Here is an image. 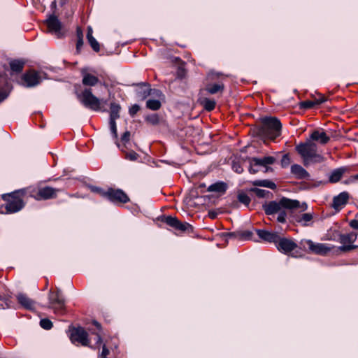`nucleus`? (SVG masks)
<instances>
[{
    "label": "nucleus",
    "instance_id": "51",
    "mask_svg": "<svg viewBox=\"0 0 358 358\" xmlns=\"http://www.w3.org/2000/svg\"><path fill=\"white\" fill-rule=\"evenodd\" d=\"M241 236L243 239H249L252 236V233L250 231H245L242 233Z\"/></svg>",
    "mask_w": 358,
    "mask_h": 358
},
{
    "label": "nucleus",
    "instance_id": "44",
    "mask_svg": "<svg viewBox=\"0 0 358 358\" xmlns=\"http://www.w3.org/2000/svg\"><path fill=\"white\" fill-rule=\"evenodd\" d=\"M9 307L10 306L8 303V300L0 296V308L5 309V308H9Z\"/></svg>",
    "mask_w": 358,
    "mask_h": 358
},
{
    "label": "nucleus",
    "instance_id": "5",
    "mask_svg": "<svg viewBox=\"0 0 358 358\" xmlns=\"http://www.w3.org/2000/svg\"><path fill=\"white\" fill-rule=\"evenodd\" d=\"M2 198L7 203L5 206H2L0 207L1 213H15L20 211L24 207V202L20 196L18 192L4 194Z\"/></svg>",
    "mask_w": 358,
    "mask_h": 358
},
{
    "label": "nucleus",
    "instance_id": "56",
    "mask_svg": "<svg viewBox=\"0 0 358 358\" xmlns=\"http://www.w3.org/2000/svg\"><path fill=\"white\" fill-rule=\"evenodd\" d=\"M356 178H358V174L355 176Z\"/></svg>",
    "mask_w": 358,
    "mask_h": 358
},
{
    "label": "nucleus",
    "instance_id": "1",
    "mask_svg": "<svg viewBox=\"0 0 358 358\" xmlns=\"http://www.w3.org/2000/svg\"><path fill=\"white\" fill-rule=\"evenodd\" d=\"M262 208L267 215L274 217L277 215V221L285 223L287 219V210L291 213L296 210L304 212L308 209V205L306 202L301 203L296 199L282 197L279 201H272L266 203Z\"/></svg>",
    "mask_w": 358,
    "mask_h": 358
},
{
    "label": "nucleus",
    "instance_id": "16",
    "mask_svg": "<svg viewBox=\"0 0 358 358\" xmlns=\"http://www.w3.org/2000/svg\"><path fill=\"white\" fill-rule=\"evenodd\" d=\"M58 189H54L50 187H45L38 189V192L35 196L38 200L39 199H50L54 198L57 195Z\"/></svg>",
    "mask_w": 358,
    "mask_h": 358
},
{
    "label": "nucleus",
    "instance_id": "27",
    "mask_svg": "<svg viewBox=\"0 0 358 358\" xmlns=\"http://www.w3.org/2000/svg\"><path fill=\"white\" fill-rule=\"evenodd\" d=\"M120 106L116 103L110 104V120L115 121L120 117Z\"/></svg>",
    "mask_w": 358,
    "mask_h": 358
},
{
    "label": "nucleus",
    "instance_id": "43",
    "mask_svg": "<svg viewBox=\"0 0 358 358\" xmlns=\"http://www.w3.org/2000/svg\"><path fill=\"white\" fill-rule=\"evenodd\" d=\"M139 110V106L137 104H134L129 108V113L131 116H134L135 114L138 113Z\"/></svg>",
    "mask_w": 358,
    "mask_h": 358
},
{
    "label": "nucleus",
    "instance_id": "12",
    "mask_svg": "<svg viewBox=\"0 0 358 358\" xmlns=\"http://www.w3.org/2000/svg\"><path fill=\"white\" fill-rule=\"evenodd\" d=\"M41 81L38 73L30 71L24 73L21 80V84L27 87H32L38 85Z\"/></svg>",
    "mask_w": 358,
    "mask_h": 358
},
{
    "label": "nucleus",
    "instance_id": "48",
    "mask_svg": "<svg viewBox=\"0 0 358 358\" xmlns=\"http://www.w3.org/2000/svg\"><path fill=\"white\" fill-rule=\"evenodd\" d=\"M109 354L108 349L106 347L105 345H103L102 352L101 354V357H106Z\"/></svg>",
    "mask_w": 358,
    "mask_h": 358
},
{
    "label": "nucleus",
    "instance_id": "17",
    "mask_svg": "<svg viewBox=\"0 0 358 358\" xmlns=\"http://www.w3.org/2000/svg\"><path fill=\"white\" fill-rule=\"evenodd\" d=\"M349 194L346 192H343L333 199L332 207L336 210H340L348 203Z\"/></svg>",
    "mask_w": 358,
    "mask_h": 358
},
{
    "label": "nucleus",
    "instance_id": "23",
    "mask_svg": "<svg viewBox=\"0 0 358 358\" xmlns=\"http://www.w3.org/2000/svg\"><path fill=\"white\" fill-rule=\"evenodd\" d=\"M82 83L85 86H95L99 81V78L89 73L82 71Z\"/></svg>",
    "mask_w": 358,
    "mask_h": 358
},
{
    "label": "nucleus",
    "instance_id": "54",
    "mask_svg": "<svg viewBox=\"0 0 358 358\" xmlns=\"http://www.w3.org/2000/svg\"><path fill=\"white\" fill-rule=\"evenodd\" d=\"M208 216L211 219H215L216 217V216H217V213H215V212H209L208 213Z\"/></svg>",
    "mask_w": 358,
    "mask_h": 358
},
{
    "label": "nucleus",
    "instance_id": "13",
    "mask_svg": "<svg viewBox=\"0 0 358 358\" xmlns=\"http://www.w3.org/2000/svg\"><path fill=\"white\" fill-rule=\"evenodd\" d=\"M275 245L278 250L285 254L294 250L297 247V245L292 240L280 237Z\"/></svg>",
    "mask_w": 358,
    "mask_h": 358
},
{
    "label": "nucleus",
    "instance_id": "9",
    "mask_svg": "<svg viewBox=\"0 0 358 358\" xmlns=\"http://www.w3.org/2000/svg\"><path fill=\"white\" fill-rule=\"evenodd\" d=\"M45 23L48 27V31L51 34L57 38H60L64 35L62 23L56 16L50 15L45 20Z\"/></svg>",
    "mask_w": 358,
    "mask_h": 358
},
{
    "label": "nucleus",
    "instance_id": "24",
    "mask_svg": "<svg viewBox=\"0 0 358 358\" xmlns=\"http://www.w3.org/2000/svg\"><path fill=\"white\" fill-rule=\"evenodd\" d=\"M291 172L299 179H305L309 177V173L299 164L292 165Z\"/></svg>",
    "mask_w": 358,
    "mask_h": 358
},
{
    "label": "nucleus",
    "instance_id": "4",
    "mask_svg": "<svg viewBox=\"0 0 358 358\" xmlns=\"http://www.w3.org/2000/svg\"><path fill=\"white\" fill-rule=\"evenodd\" d=\"M262 127L261 132L270 139H275L281 134L282 124L276 117H266L262 119Z\"/></svg>",
    "mask_w": 358,
    "mask_h": 358
},
{
    "label": "nucleus",
    "instance_id": "37",
    "mask_svg": "<svg viewBox=\"0 0 358 358\" xmlns=\"http://www.w3.org/2000/svg\"><path fill=\"white\" fill-rule=\"evenodd\" d=\"M41 327L46 330H49L52 327V322L48 318L41 319L40 321Z\"/></svg>",
    "mask_w": 358,
    "mask_h": 358
},
{
    "label": "nucleus",
    "instance_id": "25",
    "mask_svg": "<svg viewBox=\"0 0 358 358\" xmlns=\"http://www.w3.org/2000/svg\"><path fill=\"white\" fill-rule=\"evenodd\" d=\"M130 132L125 131L121 137L122 143H116L117 146L122 152H125V149H128V145H130L129 142Z\"/></svg>",
    "mask_w": 358,
    "mask_h": 358
},
{
    "label": "nucleus",
    "instance_id": "40",
    "mask_svg": "<svg viewBox=\"0 0 358 358\" xmlns=\"http://www.w3.org/2000/svg\"><path fill=\"white\" fill-rule=\"evenodd\" d=\"M109 124H110V131L113 134V137L115 138H117V126H116L115 121L110 120Z\"/></svg>",
    "mask_w": 358,
    "mask_h": 358
},
{
    "label": "nucleus",
    "instance_id": "47",
    "mask_svg": "<svg viewBox=\"0 0 358 358\" xmlns=\"http://www.w3.org/2000/svg\"><path fill=\"white\" fill-rule=\"evenodd\" d=\"M233 169L238 173H241L243 171V169L239 164H236L233 165Z\"/></svg>",
    "mask_w": 358,
    "mask_h": 358
},
{
    "label": "nucleus",
    "instance_id": "32",
    "mask_svg": "<svg viewBox=\"0 0 358 358\" xmlns=\"http://www.w3.org/2000/svg\"><path fill=\"white\" fill-rule=\"evenodd\" d=\"M325 101L324 99H322L317 101H305L300 103V107L303 109H308L313 108L315 104H320Z\"/></svg>",
    "mask_w": 358,
    "mask_h": 358
},
{
    "label": "nucleus",
    "instance_id": "2",
    "mask_svg": "<svg viewBox=\"0 0 358 358\" xmlns=\"http://www.w3.org/2000/svg\"><path fill=\"white\" fill-rule=\"evenodd\" d=\"M93 324L96 327V328L98 330L97 332H92L93 334L95 335V344L94 345H90L88 334L83 327L73 328L71 330L70 336L71 342L73 343L78 342L83 346H89L93 349L99 348L102 343V338L101 336V324L96 321H94Z\"/></svg>",
    "mask_w": 358,
    "mask_h": 358
},
{
    "label": "nucleus",
    "instance_id": "41",
    "mask_svg": "<svg viewBox=\"0 0 358 358\" xmlns=\"http://www.w3.org/2000/svg\"><path fill=\"white\" fill-rule=\"evenodd\" d=\"M258 167H260L259 166H255L254 162H252V158L250 159V168L249 171L250 173H256L259 171Z\"/></svg>",
    "mask_w": 358,
    "mask_h": 358
},
{
    "label": "nucleus",
    "instance_id": "21",
    "mask_svg": "<svg viewBox=\"0 0 358 358\" xmlns=\"http://www.w3.org/2000/svg\"><path fill=\"white\" fill-rule=\"evenodd\" d=\"M17 301L24 308L28 310H33L35 308V301L29 298L24 294H19L17 296Z\"/></svg>",
    "mask_w": 358,
    "mask_h": 358
},
{
    "label": "nucleus",
    "instance_id": "36",
    "mask_svg": "<svg viewBox=\"0 0 358 358\" xmlns=\"http://www.w3.org/2000/svg\"><path fill=\"white\" fill-rule=\"evenodd\" d=\"M127 149H125V159L130 161H136L138 159L139 155L134 151L131 150L129 152H127Z\"/></svg>",
    "mask_w": 358,
    "mask_h": 358
},
{
    "label": "nucleus",
    "instance_id": "33",
    "mask_svg": "<svg viewBox=\"0 0 358 358\" xmlns=\"http://www.w3.org/2000/svg\"><path fill=\"white\" fill-rule=\"evenodd\" d=\"M146 106L149 109L157 110L161 107V103L156 99H148L146 102Z\"/></svg>",
    "mask_w": 358,
    "mask_h": 358
},
{
    "label": "nucleus",
    "instance_id": "45",
    "mask_svg": "<svg viewBox=\"0 0 358 358\" xmlns=\"http://www.w3.org/2000/svg\"><path fill=\"white\" fill-rule=\"evenodd\" d=\"M8 96V92L5 90H0V103L5 100Z\"/></svg>",
    "mask_w": 358,
    "mask_h": 358
},
{
    "label": "nucleus",
    "instance_id": "7",
    "mask_svg": "<svg viewBox=\"0 0 358 358\" xmlns=\"http://www.w3.org/2000/svg\"><path fill=\"white\" fill-rule=\"evenodd\" d=\"M49 308L54 310L55 314H63L65 309V301L60 290L54 292L50 290L48 295Z\"/></svg>",
    "mask_w": 358,
    "mask_h": 358
},
{
    "label": "nucleus",
    "instance_id": "22",
    "mask_svg": "<svg viewBox=\"0 0 358 358\" xmlns=\"http://www.w3.org/2000/svg\"><path fill=\"white\" fill-rule=\"evenodd\" d=\"M310 139L312 141H318L321 144L327 143L330 138L327 135V134L323 131L315 130L310 135Z\"/></svg>",
    "mask_w": 358,
    "mask_h": 358
},
{
    "label": "nucleus",
    "instance_id": "39",
    "mask_svg": "<svg viewBox=\"0 0 358 358\" xmlns=\"http://www.w3.org/2000/svg\"><path fill=\"white\" fill-rule=\"evenodd\" d=\"M145 120L148 122L153 125L157 124L159 123V117L156 114L147 116Z\"/></svg>",
    "mask_w": 358,
    "mask_h": 358
},
{
    "label": "nucleus",
    "instance_id": "3",
    "mask_svg": "<svg viewBox=\"0 0 358 358\" xmlns=\"http://www.w3.org/2000/svg\"><path fill=\"white\" fill-rule=\"evenodd\" d=\"M296 150L306 166L310 163H321L324 161V157L317 152V145L310 141L297 145Z\"/></svg>",
    "mask_w": 358,
    "mask_h": 358
},
{
    "label": "nucleus",
    "instance_id": "19",
    "mask_svg": "<svg viewBox=\"0 0 358 358\" xmlns=\"http://www.w3.org/2000/svg\"><path fill=\"white\" fill-rule=\"evenodd\" d=\"M275 161V159L272 156H267L263 158L252 157V162H254L255 166H259L266 169L265 171L268 170L267 166L273 164Z\"/></svg>",
    "mask_w": 358,
    "mask_h": 358
},
{
    "label": "nucleus",
    "instance_id": "42",
    "mask_svg": "<svg viewBox=\"0 0 358 358\" xmlns=\"http://www.w3.org/2000/svg\"><path fill=\"white\" fill-rule=\"evenodd\" d=\"M290 158L288 155H284L281 159V164L283 167L287 166L290 164Z\"/></svg>",
    "mask_w": 358,
    "mask_h": 358
},
{
    "label": "nucleus",
    "instance_id": "50",
    "mask_svg": "<svg viewBox=\"0 0 358 358\" xmlns=\"http://www.w3.org/2000/svg\"><path fill=\"white\" fill-rule=\"evenodd\" d=\"M77 39H83V33L80 27L77 28L76 30Z\"/></svg>",
    "mask_w": 358,
    "mask_h": 358
},
{
    "label": "nucleus",
    "instance_id": "30",
    "mask_svg": "<svg viewBox=\"0 0 358 358\" xmlns=\"http://www.w3.org/2000/svg\"><path fill=\"white\" fill-rule=\"evenodd\" d=\"M343 173L344 171L342 169L334 170L329 176V181L331 182H336L339 181L341 179Z\"/></svg>",
    "mask_w": 358,
    "mask_h": 358
},
{
    "label": "nucleus",
    "instance_id": "46",
    "mask_svg": "<svg viewBox=\"0 0 358 358\" xmlns=\"http://www.w3.org/2000/svg\"><path fill=\"white\" fill-rule=\"evenodd\" d=\"M83 45V39H77L76 43V50L78 52L80 51L81 48Z\"/></svg>",
    "mask_w": 358,
    "mask_h": 358
},
{
    "label": "nucleus",
    "instance_id": "55",
    "mask_svg": "<svg viewBox=\"0 0 358 358\" xmlns=\"http://www.w3.org/2000/svg\"><path fill=\"white\" fill-rule=\"evenodd\" d=\"M263 192L264 190H262V189H258L257 190V194L260 196H263Z\"/></svg>",
    "mask_w": 358,
    "mask_h": 358
},
{
    "label": "nucleus",
    "instance_id": "34",
    "mask_svg": "<svg viewBox=\"0 0 358 358\" xmlns=\"http://www.w3.org/2000/svg\"><path fill=\"white\" fill-rule=\"evenodd\" d=\"M202 103L204 106V108L208 111L213 110L215 108V105H216V103L214 100L207 99V98H205L203 100Z\"/></svg>",
    "mask_w": 358,
    "mask_h": 358
},
{
    "label": "nucleus",
    "instance_id": "26",
    "mask_svg": "<svg viewBox=\"0 0 358 358\" xmlns=\"http://www.w3.org/2000/svg\"><path fill=\"white\" fill-rule=\"evenodd\" d=\"M227 187V186L226 183H224L223 182H217L210 185L208 187V191L223 193L226 191Z\"/></svg>",
    "mask_w": 358,
    "mask_h": 358
},
{
    "label": "nucleus",
    "instance_id": "49",
    "mask_svg": "<svg viewBox=\"0 0 358 358\" xmlns=\"http://www.w3.org/2000/svg\"><path fill=\"white\" fill-rule=\"evenodd\" d=\"M350 226L355 229H358V220H352L350 222Z\"/></svg>",
    "mask_w": 358,
    "mask_h": 358
},
{
    "label": "nucleus",
    "instance_id": "18",
    "mask_svg": "<svg viewBox=\"0 0 358 358\" xmlns=\"http://www.w3.org/2000/svg\"><path fill=\"white\" fill-rule=\"evenodd\" d=\"M256 232L261 239L268 243H273L275 244L279 239V236L277 233L263 229H257Z\"/></svg>",
    "mask_w": 358,
    "mask_h": 358
},
{
    "label": "nucleus",
    "instance_id": "38",
    "mask_svg": "<svg viewBox=\"0 0 358 358\" xmlns=\"http://www.w3.org/2000/svg\"><path fill=\"white\" fill-rule=\"evenodd\" d=\"M87 41H88L89 43L90 44L92 48L95 52H99V50H100L99 43H98V41L93 36L90 37V38H88Z\"/></svg>",
    "mask_w": 358,
    "mask_h": 358
},
{
    "label": "nucleus",
    "instance_id": "57",
    "mask_svg": "<svg viewBox=\"0 0 358 358\" xmlns=\"http://www.w3.org/2000/svg\"><path fill=\"white\" fill-rule=\"evenodd\" d=\"M100 358H106V357H100Z\"/></svg>",
    "mask_w": 358,
    "mask_h": 358
},
{
    "label": "nucleus",
    "instance_id": "35",
    "mask_svg": "<svg viewBox=\"0 0 358 358\" xmlns=\"http://www.w3.org/2000/svg\"><path fill=\"white\" fill-rule=\"evenodd\" d=\"M238 200L245 206H248L250 203V198L245 193L241 192L238 195Z\"/></svg>",
    "mask_w": 358,
    "mask_h": 358
},
{
    "label": "nucleus",
    "instance_id": "31",
    "mask_svg": "<svg viewBox=\"0 0 358 358\" xmlns=\"http://www.w3.org/2000/svg\"><path fill=\"white\" fill-rule=\"evenodd\" d=\"M254 185L257 186L268 187L272 189H275L276 187L273 182L268 180H257L254 182Z\"/></svg>",
    "mask_w": 358,
    "mask_h": 358
},
{
    "label": "nucleus",
    "instance_id": "15",
    "mask_svg": "<svg viewBox=\"0 0 358 358\" xmlns=\"http://www.w3.org/2000/svg\"><path fill=\"white\" fill-rule=\"evenodd\" d=\"M309 250L317 255H324L331 250V248L324 243H315L310 240L306 241Z\"/></svg>",
    "mask_w": 358,
    "mask_h": 358
},
{
    "label": "nucleus",
    "instance_id": "10",
    "mask_svg": "<svg viewBox=\"0 0 358 358\" xmlns=\"http://www.w3.org/2000/svg\"><path fill=\"white\" fill-rule=\"evenodd\" d=\"M103 196L106 197L112 202L127 203L129 199L128 196L120 189H108L106 192H103Z\"/></svg>",
    "mask_w": 358,
    "mask_h": 358
},
{
    "label": "nucleus",
    "instance_id": "29",
    "mask_svg": "<svg viewBox=\"0 0 358 358\" xmlns=\"http://www.w3.org/2000/svg\"><path fill=\"white\" fill-rule=\"evenodd\" d=\"M24 62L21 60H13L10 62V66L12 71L20 73L22 71Z\"/></svg>",
    "mask_w": 358,
    "mask_h": 358
},
{
    "label": "nucleus",
    "instance_id": "53",
    "mask_svg": "<svg viewBox=\"0 0 358 358\" xmlns=\"http://www.w3.org/2000/svg\"><path fill=\"white\" fill-rule=\"evenodd\" d=\"M92 190L99 193L102 196H103V192H106V191H103V190H102V189H101L100 188H98V187H93Z\"/></svg>",
    "mask_w": 358,
    "mask_h": 358
},
{
    "label": "nucleus",
    "instance_id": "6",
    "mask_svg": "<svg viewBox=\"0 0 358 358\" xmlns=\"http://www.w3.org/2000/svg\"><path fill=\"white\" fill-rule=\"evenodd\" d=\"M78 96L80 102L85 107L96 111L102 110V103H106V101H103L102 99L95 96L92 94L91 89L84 90Z\"/></svg>",
    "mask_w": 358,
    "mask_h": 358
},
{
    "label": "nucleus",
    "instance_id": "8",
    "mask_svg": "<svg viewBox=\"0 0 358 358\" xmlns=\"http://www.w3.org/2000/svg\"><path fill=\"white\" fill-rule=\"evenodd\" d=\"M161 221L176 230L181 232H189L192 231V226L187 222H182L179 221L176 217L162 216Z\"/></svg>",
    "mask_w": 358,
    "mask_h": 358
},
{
    "label": "nucleus",
    "instance_id": "28",
    "mask_svg": "<svg viewBox=\"0 0 358 358\" xmlns=\"http://www.w3.org/2000/svg\"><path fill=\"white\" fill-rule=\"evenodd\" d=\"M206 90L208 93L214 94L217 93L218 92L223 91L224 85L220 83L209 84L206 86Z\"/></svg>",
    "mask_w": 358,
    "mask_h": 358
},
{
    "label": "nucleus",
    "instance_id": "11",
    "mask_svg": "<svg viewBox=\"0 0 358 358\" xmlns=\"http://www.w3.org/2000/svg\"><path fill=\"white\" fill-rule=\"evenodd\" d=\"M356 239L357 234H341L340 236V243L343 244V245L339 247V250L343 252H348L357 248V245L352 244Z\"/></svg>",
    "mask_w": 358,
    "mask_h": 358
},
{
    "label": "nucleus",
    "instance_id": "14",
    "mask_svg": "<svg viewBox=\"0 0 358 358\" xmlns=\"http://www.w3.org/2000/svg\"><path fill=\"white\" fill-rule=\"evenodd\" d=\"M292 214V219L294 222L299 223L303 227L310 226L313 224V214L310 213H306L300 215Z\"/></svg>",
    "mask_w": 358,
    "mask_h": 358
},
{
    "label": "nucleus",
    "instance_id": "20",
    "mask_svg": "<svg viewBox=\"0 0 358 358\" xmlns=\"http://www.w3.org/2000/svg\"><path fill=\"white\" fill-rule=\"evenodd\" d=\"M138 86L140 87L139 90L137 91L138 96L142 99L148 97L152 91H155L157 92V94L161 92L159 90H152L150 88V85L145 83L138 84Z\"/></svg>",
    "mask_w": 358,
    "mask_h": 358
},
{
    "label": "nucleus",
    "instance_id": "52",
    "mask_svg": "<svg viewBox=\"0 0 358 358\" xmlns=\"http://www.w3.org/2000/svg\"><path fill=\"white\" fill-rule=\"evenodd\" d=\"M92 33H93L92 28L91 27H87V38L92 37L93 36Z\"/></svg>",
    "mask_w": 358,
    "mask_h": 358
}]
</instances>
